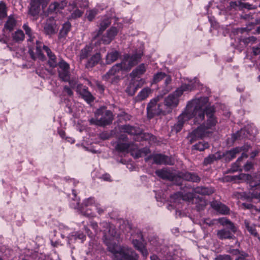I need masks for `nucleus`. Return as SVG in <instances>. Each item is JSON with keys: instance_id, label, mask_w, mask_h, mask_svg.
Returning <instances> with one entry per match:
<instances>
[{"instance_id": "33", "label": "nucleus", "mask_w": 260, "mask_h": 260, "mask_svg": "<svg viewBox=\"0 0 260 260\" xmlns=\"http://www.w3.org/2000/svg\"><path fill=\"white\" fill-rule=\"evenodd\" d=\"M151 92V89L149 87L143 88L136 96L137 101H143L146 99Z\"/></svg>"}, {"instance_id": "64", "label": "nucleus", "mask_w": 260, "mask_h": 260, "mask_svg": "<svg viewBox=\"0 0 260 260\" xmlns=\"http://www.w3.org/2000/svg\"><path fill=\"white\" fill-rule=\"evenodd\" d=\"M248 255L247 253L241 254L236 260H250L248 258Z\"/></svg>"}, {"instance_id": "6", "label": "nucleus", "mask_w": 260, "mask_h": 260, "mask_svg": "<svg viewBox=\"0 0 260 260\" xmlns=\"http://www.w3.org/2000/svg\"><path fill=\"white\" fill-rule=\"evenodd\" d=\"M124 71L119 63L114 65L111 69L103 76V79L105 81H109L111 83L116 82L119 77L117 75L120 71Z\"/></svg>"}, {"instance_id": "19", "label": "nucleus", "mask_w": 260, "mask_h": 260, "mask_svg": "<svg viewBox=\"0 0 260 260\" xmlns=\"http://www.w3.org/2000/svg\"><path fill=\"white\" fill-rule=\"evenodd\" d=\"M211 206L221 214H228L230 212V209L226 206L216 201L212 202Z\"/></svg>"}, {"instance_id": "34", "label": "nucleus", "mask_w": 260, "mask_h": 260, "mask_svg": "<svg viewBox=\"0 0 260 260\" xmlns=\"http://www.w3.org/2000/svg\"><path fill=\"white\" fill-rule=\"evenodd\" d=\"M133 145L132 143H122L121 142H118L115 149L119 152L127 151L130 147Z\"/></svg>"}, {"instance_id": "22", "label": "nucleus", "mask_w": 260, "mask_h": 260, "mask_svg": "<svg viewBox=\"0 0 260 260\" xmlns=\"http://www.w3.org/2000/svg\"><path fill=\"white\" fill-rule=\"evenodd\" d=\"M196 86L195 84L191 82L187 84H182L180 88L176 90V94L181 96L184 91H191L196 88Z\"/></svg>"}, {"instance_id": "27", "label": "nucleus", "mask_w": 260, "mask_h": 260, "mask_svg": "<svg viewBox=\"0 0 260 260\" xmlns=\"http://www.w3.org/2000/svg\"><path fill=\"white\" fill-rule=\"evenodd\" d=\"M244 149L243 147H236L230 151H228L225 153V157L226 159L229 160H231L233 158H235L237 154H239Z\"/></svg>"}, {"instance_id": "45", "label": "nucleus", "mask_w": 260, "mask_h": 260, "mask_svg": "<svg viewBox=\"0 0 260 260\" xmlns=\"http://www.w3.org/2000/svg\"><path fill=\"white\" fill-rule=\"evenodd\" d=\"M137 90L134 86L133 83L131 81L126 89V92L130 95H133Z\"/></svg>"}, {"instance_id": "30", "label": "nucleus", "mask_w": 260, "mask_h": 260, "mask_svg": "<svg viewBox=\"0 0 260 260\" xmlns=\"http://www.w3.org/2000/svg\"><path fill=\"white\" fill-rule=\"evenodd\" d=\"M119 56L120 53L117 51L108 52L106 55V62L107 64H111L116 61Z\"/></svg>"}, {"instance_id": "25", "label": "nucleus", "mask_w": 260, "mask_h": 260, "mask_svg": "<svg viewBox=\"0 0 260 260\" xmlns=\"http://www.w3.org/2000/svg\"><path fill=\"white\" fill-rule=\"evenodd\" d=\"M186 120H187V119H185V115L183 112L178 116V121L174 125L173 131H175L176 133L180 132L183 127L184 122Z\"/></svg>"}, {"instance_id": "38", "label": "nucleus", "mask_w": 260, "mask_h": 260, "mask_svg": "<svg viewBox=\"0 0 260 260\" xmlns=\"http://www.w3.org/2000/svg\"><path fill=\"white\" fill-rule=\"evenodd\" d=\"M91 50L92 48L89 46L86 45L83 49L81 50L80 59L81 60L86 58L89 56Z\"/></svg>"}, {"instance_id": "55", "label": "nucleus", "mask_w": 260, "mask_h": 260, "mask_svg": "<svg viewBox=\"0 0 260 260\" xmlns=\"http://www.w3.org/2000/svg\"><path fill=\"white\" fill-rule=\"evenodd\" d=\"M191 176L189 178V180L188 181H191L194 182H199L200 181V177L197 175L195 173H191Z\"/></svg>"}, {"instance_id": "44", "label": "nucleus", "mask_w": 260, "mask_h": 260, "mask_svg": "<svg viewBox=\"0 0 260 260\" xmlns=\"http://www.w3.org/2000/svg\"><path fill=\"white\" fill-rule=\"evenodd\" d=\"M139 135L140 136L142 140H145V141H149L154 142L156 139L155 137L153 135H152L149 133L141 134V133L140 134H139Z\"/></svg>"}, {"instance_id": "15", "label": "nucleus", "mask_w": 260, "mask_h": 260, "mask_svg": "<svg viewBox=\"0 0 260 260\" xmlns=\"http://www.w3.org/2000/svg\"><path fill=\"white\" fill-rule=\"evenodd\" d=\"M155 174L160 178L169 180H174L175 177V174L170 169L167 168L156 170Z\"/></svg>"}, {"instance_id": "43", "label": "nucleus", "mask_w": 260, "mask_h": 260, "mask_svg": "<svg viewBox=\"0 0 260 260\" xmlns=\"http://www.w3.org/2000/svg\"><path fill=\"white\" fill-rule=\"evenodd\" d=\"M7 15V8L5 3L2 1L0 2V19L5 18Z\"/></svg>"}, {"instance_id": "26", "label": "nucleus", "mask_w": 260, "mask_h": 260, "mask_svg": "<svg viewBox=\"0 0 260 260\" xmlns=\"http://www.w3.org/2000/svg\"><path fill=\"white\" fill-rule=\"evenodd\" d=\"M132 242L135 247L142 253L144 257L147 256L148 251L141 242L137 239H135L133 240Z\"/></svg>"}, {"instance_id": "8", "label": "nucleus", "mask_w": 260, "mask_h": 260, "mask_svg": "<svg viewBox=\"0 0 260 260\" xmlns=\"http://www.w3.org/2000/svg\"><path fill=\"white\" fill-rule=\"evenodd\" d=\"M180 95L176 94V90L172 94L169 95L165 100L163 104L166 110V113H169L172 111L173 108L176 107L179 102V98Z\"/></svg>"}, {"instance_id": "42", "label": "nucleus", "mask_w": 260, "mask_h": 260, "mask_svg": "<svg viewBox=\"0 0 260 260\" xmlns=\"http://www.w3.org/2000/svg\"><path fill=\"white\" fill-rule=\"evenodd\" d=\"M98 13V10L96 9H93L87 11L86 16L89 21H92Z\"/></svg>"}, {"instance_id": "12", "label": "nucleus", "mask_w": 260, "mask_h": 260, "mask_svg": "<svg viewBox=\"0 0 260 260\" xmlns=\"http://www.w3.org/2000/svg\"><path fill=\"white\" fill-rule=\"evenodd\" d=\"M40 5L37 3V0H30L28 7V14L34 18L35 20L38 18L40 11Z\"/></svg>"}, {"instance_id": "59", "label": "nucleus", "mask_w": 260, "mask_h": 260, "mask_svg": "<svg viewBox=\"0 0 260 260\" xmlns=\"http://www.w3.org/2000/svg\"><path fill=\"white\" fill-rule=\"evenodd\" d=\"M242 10L243 9H247L248 10L255 9L256 8V6H253L248 3H243L242 4Z\"/></svg>"}, {"instance_id": "18", "label": "nucleus", "mask_w": 260, "mask_h": 260, "mask_svg": "<svg viewBox=\"0 0 260 260\" xmlns=\"http://www.w3.org/2000/svg\"><path fill=\"white\" fill-rule=\"evenodd\" d=\"M43 49L46 52L48 57V63L50 67L55 68L58 66V63L57 61V58L55 54L51 51L47 46L43 45Z\"/></svg>"}, {"instance_id": "60", "label": "nucleus", "mask_w": 260, "mask_h": 260, "mask_svg": "<svg viewBox=\"0 0 260 260\" xmlns=\"http://www.w3.org/2000/svg\"><path fill=\"white\" fill-rule=\"evenodd\" d=\"M63 92H66L68 95L71 96L73 95V92L72 89L68 86H64L63 87Z\"/></svg>"}, {"instance_id": "1", "label": "nucleus", "mask_w": 260, "mask_h": 260, "mask_svg": "<svg viewBox=\"0 0 260 260\" xmlns=\"http://www.w3.org/2000/svg\"><path fill=\"white\" fill-rule=\"evenodd\" d=\"M208 101V98L206 96L192 99L188 102L183 112L185 119H192L194 124L202 122L205 119V113L207 117L205 123L198 126L189 134L188 139L190 143L208 136L211 132L210 130L213 129L217 123V120L214 116L215 109L213 106H207Z\"/></svg>"}, {"instance_id": "49", "label": "nucleus", "mask_w": 260, "mask_h": 260, "mask_svg": "<svg viewBox=\"0 0 260 260\" xmlns=\"http://www.w3.org/2000/svg\"><path fill=\"white\" fill-rule=\"evenodd\" d=\"M132 82L134 84L135 87H136L137 90L142 87L145 83V81L143 79H141L140 80L132 79Z\"/></svg>"}, {"instance_id": "4", "label": "nucleus", "mask_w": 260, "mask_h": 260, "mask_svg": "<svg viewBox=\"0 0 260 260\" xmlns=\"http://www.w3.org/2000/svg\"><path fill=\"white\" fill-rule=\"evenodd\" d=\"M158 98L151 100L148 104L147 107V116L151 118L155 115L160 114L166 115V110L163 104H157Z\"/></svg>"}, {"instance_id": "52", "label": "nucleus", "mask_w": 260, "mask_h": 260, "mask_svg": "<svg viewBox=\"0 0 260 260\" xmlns=\"http://www.w3.org/2000/svg\"><path fill=\"white\" fill-rule=\"evenodd\" d=\"M57 6H58L57 5V2H54L51 4L49 6L48 11L50 13L58 11L59 10L58 9Z\"/></svg>"}, {"instance_id": "9", "label": "nucleus", "mask_w": 260, "mask_h": 260, "mask_svg": "<svg viewBox=\"0 0 260 260\" xmlns=\"http://www.w3.org/2000/svg\"><path fill=\"white\" fill-rule=\"evenodd\" d=\"M149 158H152L155 164L157 165H169L174 164V160L168 156L162 154H155L145 158V161H147Z\"/></svg>"}, {"instance_id": "7", "label": "nucleus", "mask_w": 260, "mask_h": 260, "mask_svg": "<svg viewBox=\"0 0 260 260\" xmlns=\"http://www.w3.org/2000/svg\"><path fill=\"white\" fill-rule=\"evenodd\" d=\"M58 75L59 78L64 82H68L71 84L70 81V65L64 60L61 59L58 62Z\"/></svg>"}, {"instance_id": "40", "label": "nucleus", "mask_w": 260, "mask_h": 260, "mask_svg": "<svg viewBox=\"0 0 260 260\" xmlns=\"http://www.w3.org/2000/svg\"><path fill=\"white\" fill-rule=\"evenodd\" d=\"M71 27V24L69 22H66L62 26V28L60 30L59 36L60 37H65L67 34L70 31Z\"/></svg>"}, {"instance_id": "37", "label": "nucleus", "mask_w": 260, "mask_h": 260, "mask_svg": "<svg viewBox=\"0 0 260 260\" xmlns=\"http://www.w3.org/2000/svg\"><path fill=\"white\" fill-rule=\"evenodd\" d=\"M248 155L245 153L242 152L241 156L239 157L237 160V161L232 166L231 170L233 172L238 171V170L241 171V169H240V161L242 160L243 157H247Z\"/></svg>"}, {"instance_id": "63", "label": "nucleus", "mask_w": 260, "mask_h": 260, "mask_svg": "<svg viewBox=\"0 0 260 260\" xmlns=\"http://www.w3.org/2000/svg\"><path fill=\"white\" fill-rule=\"evenodd\" d=\"M252 52L254 55H257L260 54V43L257 46L252 47Z\"/></svg>"}, {"instance_id": "53", "label": "nucleus", "mask_w": 260, "mask_h": 260, "mask_svg": "<svg viewBox=\"0 0 260 260\" xmlns=\"http://www.w3.org/2000/svg\"><path fill=\"white\" fill-rule=\"evenodd\" d=\"M251 176L250 175L248 174H241L239 176H234L232 177L231 180H235L236 179H242L246 178L247 179H249Z\"/></svg>"}, {"instance_id": "47", "label": "nucleus", "mask_w": 260, "mask_h": 260, "mask_svg": "<svg viewBox=\"0 0 260 260\" xmlns=\"http://www.w3.org/2000/svg\"><path fill=\"white\" fill-rule=\"evenodd\" d=\"M166 76V74L162 72H159L154 75L153 77V82L156 83L162 79H163Z\"/></svg>"}, {"instance_id": "5", "label": "nucleus", "mask_w": 260, "mask_h": 260, "mask_svg": "<svg viewBox=\"0 0 260 260\" xmlns=\"http://www.w3.org/2000/svg\"><path fill=\"white\" fill-rule=\"evenodd\" d=\"M141 56L142 54L141 53H136L132 56L125 54L122 61L119 63L121 64L124 71H128L139 62Z\"/></svg>"}, {"instance_id": "54", "label": "nucleus", "mask_w": 260, "mask_h": 260, "mask_svg": "<svg viewBox=\"0 0 260 260\" xmlns=\"http://www.w3.org/2000/svg\"><path fill=\"white\" fill-rule=\"evenodd\" d=\"M22 28L24 30L27 36H31L32 34H33L31 28L28 26L27 23L24 24Z\"/></svg>"}, {"instance_id": "62", "label": "nucleus", "mask_w": 260, "mask_h": 260, "mask_svg": "<svg viewBox=\"0 0 260 260\" xmlns=\"http://www.w3.org/2000/svg\"><path fill=\"white\" fill-rule=\"evenodd\" d=\"M49 1L50 0H37V3L42 6L43 9L47 6Z\"/></svg>"}, {"instance_id": "20", "label": "nucleus", "mask_w": 260, "mask_h": 260, "mask_svg": "<svg viewBox=\"0 0 260 260\" xmlns=\"http://www.w3.org/2000/svg\"><path fill=\"white\" fill-rule=\"evenodd\" d=\"M120 129L123 133L131 135H138L141 132V130L139 128L128 124L121 126Z\"/></svg>"}, {"instance_id": "35", "label": "nucleus", "mask_w": 260, "mask_h": 260, "mask_svg": "<svg viewBox=\"0 0 260 260\" xmlns=\"http://www.w3.org/2000/svg\"><path fill=\"white\" fill-rule=\"evenodd\" d=\"M25 35L22 30L19 29L12 34V38L16 42H20L24 40Z\"/></svg>"}, {"instance_id": "48", "label": "nucleus", "mask_w": 260, "mask_h": 260, "mask_svg": "<svg viewBox=\"0 0 260 260\" xmlns=\"http://www.w3.org/2000/svg\"><path fill=\"white\" fill-rule=\"evenodd\" d=\"M242 3L241 2H231L230 3V7L231 9H233L235 10H237L238 8L239 10H242Z\"/></svg>"}, {"instance_id": "51", "label": "nucleus", "mask_w": 260, "mask_h": 260, "mask_svg": "<svg viewBox=\"0 0 260 260\" xmlns=\"http://www.w3.org/2000/svg\"><path fill=\"white\" fill-rule=\"evenodd\" d=\"M260 184V173L257 174L253 179L250 182V185L251 187L256 186Z\"/></svg>"}, {"instance_id": "31", "label": "nucleus", "mask_w": 260, "mask_h": 260, "mask_svg": "<svg viewBox=\"0 0 260 260\" xmlns=\"http://www.w3.org/2000/svg\"><path fill=\"white\" fill-rule=\"evenodd\" d=\"M146 71V67L144 63L140 64L131 74L133 77H136L144 74Z\"/></svg>"}, {"instance_id": "41", "label": "nucleus", "mask_w": 260, "mask_h": 260, "mask_svg": "<svg viewBox=\"0 0 260 260\" xmlns=\"http://www.w3.org/2000/svg\"><path fill=\"white\" fill-rule=\"evenodd\" d=\"M245 132L246 131L245 129H241L239 131H238L236 133L234 134L232 136L233 142H234L238 139H241L245 138L246 137Z\"/></svg>"}, {"instance_id": "3", "label": "nucleus", "mask_w": 260, "mask_h": 260, "mask_svg": "<svg viewBox=\"0 0 260 260\" xmlns=\"http://www.w3.org/2000/svg\"><path fill=\"white\" fill-rule=\"evenodd\" d=\"M109 250L114 254V260H138V255L131 248L118 247L117 246L111 248Z\"/></svg>"}, {"instance_id": "11", "label": "nucleus", "mask_w": 260, "mask_h": 260, "mask_svg": "<svg viewBox=\"0 0 260 260\" xmlns=\"http://www.w3.org/2000/svg\"><path fill=\"white\" fill-rule=\"evenodd\" d=\"M58 28L55 22L51 18H49L46 21V22L44 26V32L49 36L53 35L57 33Z\"/></svg>"}, {"instance_id": "28", "label": "nucleus", "mask_w": 260, "mask_h": 260, "mask_svg": "<svg viewBox=\"0 0 260 260\" xmlns=\"http://www.w3.org/2000/svg\"><path fill=\"white\" fill-rule=\"evenodd\" d=\"M108 231L104 230V237L105 239L108 240H111L112 238L116 236V231L115 229L112 226H110L107 223H105Z\"/></svg>"}, {"instance_id": "56", "label": "nucleus", "mask_w": 260, "mask_h": 260, "mask_svg": "<svg viewBox=\"0 0 260 260\" xmlns=\"http://www.w3.org/2000/svg\"><path fill=\"white\" fill-rule=\"evenodd\" d=\"M191 173L188 172H182L180 174V176L186 181L189 180V178L191 176Z\"/></svg>"}, {"instance_id": "57", "label": "nucleus", "mask_w": 260, "mask_h": 260, "mask_svg": "<svg viewBox=\"0 0 260 260\" xmlns=\"http://www.w3.org/2000/svg\"><path fill=\"white\" fill-rule=\"evenodd\" d=\"M83 204L86 207L92 205L93 204L95 205L94 200L92 198H89L88 199L85 200Z\"/></svg>"}, {"instance_id": "17", "label": "nucleus", "mask_w": 260, "mask_h": 260, "mask_svg": "<svg viewBox=\"0 0 260 260\" xmlns=\"http://www.w3.org/2000/svg\"><path fill=\"white\" fill-rule=\"evenodd\" d=\"M36 43L37 46L36 48L34 49H30L28 51L29 54L31 58L34 60H36L38 58L43 60L44 58V55L41 51V46L40 45V43L37 41Z\"/></svg>"}, {"instance_id": "14", "label": "nucleus", "mask_w": 260, "mask_h": 260, "mask_svg": "<svg viewBox=\"0 0 260 260\" xmlns=\"http://www.w3.org/2000/svg\"><path fill=\"white\" fill-rule=\"evenodd\" d=\"M118 33V29L115 27H111L105 35H104L102 41L104 44H109L114 39Z\"/></svg>"}, {"instance_id": "21", "label": "nucleus", "mask_w": 260, "mask_h": 260, "mask_svg": "<svg viewBox=\"0 0 260 260\" xmlns=\"http://www.w3.org/2000/svg\"><path fill=\"white\" fill-rule=\"evenodd\" d=\"M244 225L246 230L251 235L255 237H257L259 240H260V237H259L258 234L256 230L255 224L251 222L248 220H245L244 221Z\"/></svg>"}, {"instance_id": "23", "label": "nucleus", "mask_w": 260, "mask_h": 260, "mask_svg": "<svg viewBox=\"0 0 260 260\" xmlns=\"http://www.w3.org/2000/svg\"><path fill=\"white\" fill-rule=\"evenodd\" d=\"M16 20L13 16H10L4 25V30H7L12 31L16 25Z\"/></svg>"}, {"instance_id": "39", "label": "nucleus", "mask_w": 260, "mask_h": 260, "mask_svg": "<svg viewBox=\"0 0 260 260\" xmlns=\"http://www.w3.org/2000/svg\"><path fill=\"white\" fill-rule=\"evenodd\" d=\"M209 147V144L207 142H200L192 146L193 149L199 150L200 151H204L205 149Z\"/></svg>"}, {"instance_id": "16", "label": "nucleus", "mask_w": 260, "mask_h": 260, "mask_svg": "<svg viewBox=\"0 0 260 260\" xmlns=\"http://www.w3.org/2000/svg\"><path fill=\"white\" fill-rule=\"evenodd\" d=\"M237 231L234 232L228 229V228L218 230L217 232V237L221 240L232 239L235 238L234 234Z\"/></svg>"}, {"instance_id": "24", "label": "nucleus", "mask_w": 260, "mask_h": 260, "mask_svg": "<svg viewBox=\"0 0 260 260\" xmlns=\"http://www.w3.org/2000/svg\"><path fill=\"white\" fill-rule=\"evenodd\" d=\"M193 191L202 195L209 196L214 192V189L212 187L198 186L193 189Z\"/></svg>"}, {"instance_id": "58", "label": "nucleus", "mask_w": 260, "mask_h": 260, "mask_svg": "<svg viewBox=\"0 0 260 260\" xmlns=\"http://www.w3.org/2000/svg\"><path fill=\"white\" fill-rule=\"evenodd\" d=\"M215 260H232L229 255H219L215 258Z\"/></svg>"}, {"instance_id": "29", "label": "nucleus", "mask_w": 260, "mask_h": 260, "mask_svg": "<svg viewBox=\"0 0 260 260\" xmlns=\"http://www.w3.org/2000/svg\"><path fill=\"white\" fill-rule=\"evenodd\" d=\"M101 59L100 53H96L92 55L86 64L87 68H92Z\"/></svg>"}, {"instance_id": "10", "label": "nucleus", "mask_w": 260, "mask_h": 260, "mask_svg": "<svg viewBox=\"0 0 260 260\" xmlns=\"http://www.w3.org/2000/svg\"><path fill=\"white\" fill-rule=\"evenodd\" d=\"M76 92L87 103H90L94 100L95 98L90 91L88 87L80 84L76 87Z\"/></svg>"}, {"instance_id": "61", "label": "nucleus", "mask_w": 260, "mask_h": 260, "mask_svg": "<svg viewBox=\"0 0 260 260\" xmlns=\"http://www.w3.org/2000/svg\"><path fill=\"white\" fill-rule=\"evenodd\" d=\"M133 156L136 158H139L143 156V155L141 152V149H138L136 151H134L132 152Z\"/></svg>"}, {"instance_id": "36", "label": "nucleus", "mask_w": 260, "mask_h": 260, "mask_svg": "<svg viewBox=\"0 0 260 260\" xmlns=\"http://www.w3.org/2000/svg\"><path fill=\"white\" fill-rule=\"evenodd\" d=\"M111 24V20L109 18L104 19L100 23V28L97 36L102 34Z\"/></svg>"}, {"instance_id": "50", "label": "nucleus", "mask_w": 260, "mask_h": 260, "mask_svg": "<svg viewBox=\"0 0 260 260\" xmlns=\"http://www.w3.org/2000/svg\"><path fill=\"white\" fill-rule=\"evenodd\" d=\"M256 38L253 36L249 37L246 38H244L241 40V42L244 43L245 45H248L249 43L253 44L255 42Z\"/></svg>"}, {"instance_id": "13", "label": "nucleus", "mask_w": 260, "mask_h": 260, "mask_svg": "<svg viewBox=\"0 0 260 260\" xmlns=\"http://www.w3.org/2000/svg\"><path fill=\"white\" fill-rule=\"evenodd\" d=\"M192 194L191 193H186L183 194L181 192H177L171 196V201L174 203H181V201H190L192 199Z\"/></svg>"}, {"instance_id": "32", "label": "nucleus", "mask_w": 260, "mask_h": 260, "mask_svg": "<svg viewBox=\"0 0 260 260\" xmlns=\"http://www.w3.org/2000/svg\"><path fill=\"white\" fill-rule=\"evenodd\" d=\"M217 220L221 225H228V229L232 230V231L234 232L235 231H237V228L234 223L226 218H220L218 219Z\"/></svg>"}, {"instance_id": "2", "label": "nucleus", "mask_w": 260, "mask_h": 260, "mask_svg": "<svg viewBox=\"0 0 260 260\" xmlns=\"http://www.w3.org/2000/svg\"><path fill=\"white\" fill-rule=\"evenodd\" d=\"M113 120L112 112L104 107L98 109L94 113V117L89 120L90 124L105 126L110 124Z\"/></svg>"}, {"instance_id": "46", "label": "nucleus", "mask_w": 260, "mask_h": 260, "mask_svg": "<svg viewBox=\"0 0 260 260\" xmlns=\"http://www.w3.org/2000/svg\"><path fill=\"white\" fill-rule=\"evenodd\" d=\"M215 160V155L214 154H211L204 158L203 164L205 166H207L213 162V161Z\"/></svg>"}]
</instances>
